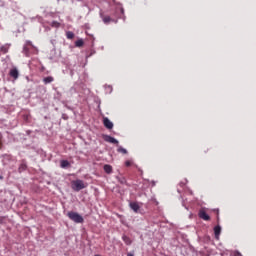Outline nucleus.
Returning <instances> with one entry per match:
<instances>
[{
    "instance_id": "nucleus-21",
    "label": "nucleus",
    "mask_w": 256,
    "mask_h": 256,
    "mask_svg": "<svg viewBox=\"0 0 256 256\" xmlns=\"http://www.w3.org/2000/svg\"><path fill=\"white\" fill-rule=\"evenodd\" d=\"M118 181L123 185L125 183H127V180H125V178H119L117 177Z\"/></svg>"
},
{
    "instance_id": "nucleus-8",
    "label": "nucleus",
    "mask_w": 256,
    "mask_h": 256,
    "mask_svg": "<svg viewBox=\"0 0 256 256\" xmlns=\"http://www.w3.org/2000/svg\"><path fill=\"white\" fill-rule=\"evenodd\" d=\"M10 77H13V79H19V70H17V68L11 69Z\"/></svg>"
},
{
    "instance_id": "nucleus-14",
    "label": "nucleus",
    "mask_w": 256,
    "mask_h": 256,
    "mask_svg": "<svg viewBox=\"0 0 256 256\" xmlns=\"http://www.w3.org/2000/svg\"><path fill=\"white\" fill-rule=\"evenodd\" d=\"M117 151H118V153H122L123 155H127V149H125L121 146H118Z\"/></svg>"
},
{
    "instance_id": "nucleus-4",
    "label": "nucleus",
    "mask_w": 256,
    "mask_h": 256,
    "mask_svg": "<svg viewBox=\"0 0 256 256\" xmlns=\"http://www.w3.org/2000/svg\"><path fill=\"white\" fill-rule=\"evenodd\" d=\"M129 206H130V209L134 211V213H139V209H141V206H139V203L137 202H130Z\"/></svg>"
},
{
    "instance_id": "nucleus-19",
    "label": "nucleus",
    "mask_w": 256,
    "mask_h": 256,
    "mask_svg": "<svg viewBox=\"0 0 256 256\" xmlns=\"http://www.w3.org/2000/svg\"><path fill=\"white\" fill-rule=\"evenodd\" d=\"M76 47H83V40H77L75 42Z\"/></svg>"
},
{
    "instance_id": "nucleus-17",
    "label": "nucleus",
    "mask_w": 256,
    "mask_h": 256,
    "mask_svg": "<svg viewBox=\"0 0 256 256\" xmlns=\"http://www.w3.org/2000/svg\"><path fill=\"white\" fill-rule=\"evenodd\" d=\"M123 241L126 243V245H131V239L127 236H123Z\"/></svg>"
},
{
    "instance_id": "nucleus-23",
    "label": "nucleus",
    "mask_w": 256,
    "mask_h": 256,
    "mask_svg": "<svg viewBox=\"0 0 256 256\" xmlns=\"http://www.w3.org/2000/svg\"><path fill=\"white\" fill-rule=\"evenodd\" d=\"M127 256H134V254L130 252L127 254Z\"/></svg>"
},
{
    "instance_id": "nucleus-20",
    "label": "nucleus",
    "mask_w": 256,
    "mask_h": 256,
    "mask_svg": "<svg viewBox=\"0 0 256 256\" xmlns=\"http://www.w3.org/2000/svg\"><path fill=\"white\" fill-rule=\"evenodd\" d=\"M0 50L2 51V53H7V51H9V46H2Z\"/></svg>"
},
{
    "instance_id": "nucleus-13",
    "label": "nucleus",
    "mask_w": 256,
    "mask_h": 256,
    "mask_svg": "<svg viewBox=\"0 0 256 256\" xmlns=\"http://www.w3.org/2000/svg\"><path fill=\"white\" fill-rule=\"evenodd\" d=\"M111 21H114L113 19H111V17L109 16H104L103 17V22L108 25V23H111Z\"/></svg>"
},
{
    "instance_id": "nucleus-2",
    "label": "nucleus",
    "mask_w": 256,
    "mask_h": 256,
    "mask_svg": "<svg viewBox=\"0 0 256 256\" xmlns=\"http://www.w3.org/2000/svg\"><path fill=\"white\" fill-rule=\"evenodd\" d=\"M68 217L71 219V221H74V223H83V216H81L77 212H68Z\"/></svg>"
},
{
    "instance_id": "nucleus-3",
    "label": "nucleus",
    "mask_w": 256,
    "mask_h": 256,
    "mask_svg": "<svg viewBox=\"0 0 256 256\" xmlns=\"http://www.w3.org/2000/svg\"><path fill=\"white\" fill-rule=\"evenodd\" d=\"M198 215H199L200 219H203V221L211 220V217L208 216V214H207V212H205V210H200Z\"/></svg>"
},
{
    "instance_id": "nucleus-22",
    "label": "nucleus",
    "mask_w": 256,
    "mask_h": 256,
    "mask_svg": "<svg viewBox=\"0 0 256 256\" xmlns=\"http://www.w3.org/2000/svg\"><path fill=\"white\" fill-rule=\"evenodd\" d=\"M131 161H129V160H127L126 162H125V165H126V167H131Z\"/></svg>"
},
{
    "instance_id": "nucleus-24",
    "label": "nucleus",
    "mask_w": 256,
    "mask_h": 256,
    "mask_svg": "<svg viewBox=\"0 0 256 256\" xmlns=\"http://www.w3.org/2000/svg\"><path fill=\"white\" fill-rule=\"evenodd\" d=\"M0 179L2 180V179H3V176H0Z\"/></svg>"
},
{
    "instance_id": "nucleus-1",
    "label": "nucleus",
    "mask_w": 256,
    "mask_h": 256,
    "mask_svg": "<svg viewBox=\"0 0 256 256\" xmlns=\"http://www.w3.org/2000/svg\"><path fill=\"white\" fill-rule=\"evenodd\" d=\"M87 187V183L83 182V180H75L72 181V189L73 191H81Z\"/></svg>"
},
{
    "instance_id": "nucleus-15",
    "label": "nucleus",
    "mask_w": 256,
    "mask_h": 256,
    "mask_svg": "<svg viewBox=\"0 0 256 256\" xmlns=\"http://www.w3.org/2000/svg\"><path fill=\"white\" fill-rule=\"evenodd\" d=\"M25 169H27V164L22 163V164L19 166L18 171H19V173H21L22 171H25Z\"/></svg>"
},
{
    "instance_id": "nucleus-12",
    "label": "nucleus",
    "mask_w": 256,
    "mask_h": 256,
    "mask_svg": "<svg viewBox=\"0 0 256 256\" xmlns=\"http://www.w3.org/2000/svg\"><path fill=\"white\" fill-rule=\"evenodd\" d=\"M53 81H54L53 76H48V77L43 79V82L45 83V85H47L49 83H53Z\"/></svg>"
},
{
    "instance_id": "nucleus-18",
    "label": "nucleus",
    "mask_w": 256,
    "mask_h": 256,
    "mask_svg": "<svg viewBox=\"0 0 256 256\" xmlns=\"http://www.w3.org/2000/svg\"><path fill=\"white\" fill-rule=\"evenodd\" d=\"M60 26H61V24L59 22H57V21H53L51 23V27H55L56 29L59 28Z\"/></svg>"
},
{
    "instance_id": "nucleus-7",
    "label": "nucleus",
    "mask_w": 256,
    "mask_h": 256,
    "mask_svg": "<svg viewBox=\"0 0 256 256\" xmlns=\"http://www.w3.org/2000/svg\"><path fill=\"white\" fill-rule=\"evenodd\" d=\"M27 45H30L31 47H33V49H35V46H33L31 41L26 42V45L24 46L23 52L26 55V57H29V48L27 47Z\"/></svg>"
},
{
    "instance_id": "nucleus-9",
    "label": "nucleus",
    "mask_w": 256,
    "mask_h": 256,
    "mask_svg": "<svg viewBox=\"0 0 256 256\" xmlns=\"http://www.w3.org/2000/svg\"><path fill=\"white\" fill-rule=\"evenodd\" d=\"M214 234H215L216 239H219V236L221 235V226L214 227Z\"/></svg>"
},
{
    "instance_id": "nucleus-16",
    "label": "nucleus",
    "mask_w": 256,
    "mask_h": 256,
    "mask_svg": "<svg viewBox=\"0 0 256 256\" xmlns=\"http://www.w3.org/2000/svg\"><path fill=\"white\" fill-rule=\"evenodd\" d=\"M66 36H67V39H73L75 37V34L73 32H71V31H68L66 33Z\"/></svg>"
},
{
    "instance_id": "nucleus-11",
    "label": "nucleus",
    "mask_w": 256,
    "mask_h": 256,
    "mask_svg": "<svg viewBox=\"0 0 256 256\" xmlns=\"http://www.w3.org/2000/svg\"><path fill=\"white\" fill-rule=\"evenodd\" d=\"M70 163H69V161H67V160H62L61 162H60V167H62V169H67V167H70Z\"/></svg>"
},
{
    "instance_id": "nucleus-10",
    "label": "nucleus",
    "mask_w": 256,
    "mask_h": 256,
    "mask_svg": "<svg viewBox=\"0 0 256 256\" xmlns=\"http://www.w3.org/2000/svg\"><path fill=\"white\" fill-rule=\"evenodd\" d=\"M104 171H105V173H107L109 175V174L113 173V167L109 164H106V165H104Z\"/></svg>"
},
{
    "instance_id": "nucleus-5",
    "label": "nucleus",
    "mask_w": 256,
    "mask_h": 256,
    "mask_svg": "<svg viewBox=\"0 0 256 256\" xmlns=\"http://www.w3.org/2000/svg\"><path fill=\"white\" fill-rule=\"evenodd\" d=\"M104 140L107 142V143H113L114 145H119V141L111 136H108L106 135L104 137Z\"/></svg>"
},
{
    "instance_id": "nucleus-6",
    "label": "nucleus",
    "mask_w": 256,
    "mask_h": 256,
    "mask_svg": "<svg viewBox=\"0 0 256 256\" xmlns=\"http://www.w3.org/2000/svg\"><path fill=\"white\" fill-rule=\"evenodd\" d=\"M103 123H104V127H106V129H113V122H111V120H109V118H104Z\"/></svg>"
}]
</instances>
